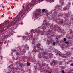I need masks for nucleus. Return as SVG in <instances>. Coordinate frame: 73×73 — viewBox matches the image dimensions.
Returning <instances> with one entry per match:
<instances>
[{
    "label": "nucleus",
    "mask_w": 73,
    "mask_h": 73,
    "mask_svg": "<svg viewBox=\"0 0 73 73\" xmlns=\"http://www.w3.org/2000/svg\"><path fill=\"white\" fill-rule=\"evenodd\" d=\"M70 5H71L70 2H68V5L65 7V9L64 10H67V9H69V7H70Z\"/></svg>",
    "instance_id": "nucleus-5"
},
{
    "label": "nucleus",
    "mask_w": 73,
    "mask_h": 73,
    "mask_svg": "<svg viewBox=\"0 0 73 73\" xmlns=\"http://www.w3.org/2000/svg\"><path fill=\"white\" fill-rule=\"evenodd\" d=\"M21 24H23V22L21 21Z\"/></svg>",
    "instance_id": "nucleus-27"
},
{
    "label": "nucleus",
    "mask_w": 73,
    "mask_h": 73,
    "mask_svg": "<svg viewBox=\"0 0 73 73\" xmlns=\"http://www.w3.org/2000/svg\"><path fill=\"white\" fill-rule=\"evenodd\" d=\"M41 44H38V45H37L38 48H40V47H41Z\"/></svg>",
    "instance_id": "nucleus-10"
},
{
    "label": "nucleus",
    "mask_w": 73,
    "mask_h": 73,
    "mask_svg": "<svg viewBox=\"0 0 73 73\" xmlns=\"http://www.w3.org/2000/svg\"><path fill=\"white\" fill-rule=\"evenodd\" d=\"M41 35H45V34L43 33V34H41Z\"/></svg>",
    "instance_id": "nucleus-29"
},
{
    "label": "nucleus",
    "mask_w": 73,
    "mask_h": 73,
    "mask_svg": "<svg viewBox=\"0 0 73 73\" xmlns=\"http://www.w3.org/2000/svg\"><path fill=\"white\" fill-rule=\"evenodd\" d=\"M49 73H51V72H49Z\"/></svg>",
    "instance_id": "nucleus-35"
},
{
    "label": "nucleus",
    "mask_w": 73,
    "mask_h": 73,
    "mask_svg": "<svg viewBox=\"0 0 73 73\" xmlns=\"http://www.w3.org/2000/svg\"><path fill=\"white\" fill-rule=\"evenodd\" d=\"M40 16H41L40 15Z\"/></svg>",
    "instance_id": "nucleus-37"
},
{
    "label": "nucleus",
    "mask_w": 73,
    "mask_h": 73,
    "mask_svg": "<svg viewBox=\"0 0 73 73\" xmlns=\"http://www.w3.org/2000/svg\"><path fill=\"white\" fill-rule=\"evenodd\" d=\"M62 73H65V71L64 70H62Z\"/></svg>",
    "instance_id": "nucleus-16"
},
{
    "label": "nucleus",
    "mask_w": 73,
    "mask_h": 73,
    "mask_svg": "<svg viewBox=\"0 0 73 73\" xmlns=\"http://www.w3.org/2000/svg\"><path fill=\"white\" fill-rule=\"evenodd\" d=\"M59 8H62V7H59Z\"/></svg>",
    "instance_id": "nucleus-30"
},
{
    "label": "nucleus",
    "mask_w": 73,
    "mask_h": 73,
    "mask_svg": "<svg viewBox=\"0 0 73 73\" xmlns=\"http://www.w3.org/2000/svg\"><path fill=\"white\" fill-rule=\"evenodd\" d=\"M26 40L27 41L28 40H27V39H26Z\"/></svg>",
    "instance_id": "nucleus-33"
},
{
    "label": "nucleus",
    "mask_w": 73,
    "mask_h": 73,
    "mask_svg": "<svg viewBox=\"0 0 73 73\" xmlns=\"http://www.w3.org/2000/svg\"><path fill=\"white\" fill-rule=\"evenodd\" d=\"M60 3L62 4V5H64V2H63V0H60Z\"/></svg>",
    "instance_id": "nucleus-9"
},
{
    "label": "nucleus",
    "mask_w": 73,
    "mask_h": 73,
    "mask_svg": "<svg viewBox=\"0 0 73 73\" xmlns=\"http://www.w3.org/2000/svg\"><path fill=\"white\" fill-rule=\"evenodd\" d=\"M65 43L66 44H68L69 43V42H68V41H66V42H65Z\"/></svg>",
    "instance_id": "nucleus-15"
},
{
    "label": "nucleus",
    "mask_w": 73,
    "mask_h": 73,
    "mask_svg": "<svg viewBox=\"0 0 73 73\" xmlns=\"http://www.w3.org/2000/svg\"><path fill=\"white\" fill-rule=\"evenodd\" d=\"M59 56H61L62 57H63V58H64V57H66L68 56V55L66 54L64 55V54H61V53H60V54H59Z\"/></svg>",
    "instance_id": "nucleus-7"
},
{
    "label": "nucleus",
    "mask_w": 73,
    "mask_h": 73,
    "mask_svg": "<svg viewBox=\"0 0 73 73\" xmlns=\"http://www.w3.org/2000/svg\"><path fill=\"white\" fill-rule=\"evenodd\" d=\"M9 67L10 68V66H9Z\"/></svg>",
    "instance_id": "nucleus-34"
},
{
    "label": "nucleus",
    "mask_w": 73,
    "mask_h": 73,
    "mask_svg": "<svg viewBox=\"0 0 73 73\" xmlns=\"http://www.w3.org/2000/svg\"><path fill=\"white\" fill-rule=\"evenodd\" d=\"M61 48H62V49H64V47H62Z\"/></svg>",
    "instance_id": "nucleus-24"
},
{
    "label": "nucleus",
    "mask_w": 73,
    "mask_h": 73,
    "mask_svg": "<svg viewBox=\"0 0 73 73\" xmlns=\"http://www.w3.org/2000/svg\"><path fill=\"white\" fill-rule=\"evenodd\" d=\"M25 50L24 49L22 48V49H21L20 50L19 53V52L17 53V54H23V53H25Z\"/></svg>",
    "instance_id": "nucleus-4"
},
{
    "label": "nucleus",
    "mask_w": 73,
    "mask_h": 73,
    "mask_svg": "<svg viewBox=\"0 0 73 73\" xmlns=\"http://www.w3.org/2000/svg\"><path fill=\"white\" fill-rule=\"evenodd\" d=\"M27 66H29L30 65V63H27Z\"/></svg>",
    "instance_id": "nucleus-13"
},
{
    "label": "nucleus",
    "mask_w": 73,
    "mask_h": 73,
    "mask_svg": "<svg viewBox=\"0 0 73 73\" xmlns=\"http://www.w3.org/2000/svg\"><path fill=\"white\" fill-rule=\"evenodd\" d=\"M15 51H16V50H13V52H15Z\"/></svg>",
    "instance_id": "nucleus-26"
},
{
    "label": "nucleus",
    "mask_w": 73,
    "mask_h": 73,
    "mask_svg": "<svg viewBox=\"0 0 73 73\" xmlns=\"http://www.w3.org/2000/svg\"><path fill=\"white\" fill-rule=\"evenodd\" d=\"M49 13H48L46 14V15L47 16H49Z\"/></svg>",
    "instance_id": "nucleus-20"
},
{
    "label": "nucleus",
    "mask_w": 73,
    "mask_h": 73,
    "mask_svg": "<svg viewBox=\"0 0 73 73\" xmlns=\"http://www.w3.org/2000/svg\"><path fill=\"white\" fill-rule=\"evenodd\" d=\"M46 28V27H43H43L42 28V29L43 30H44V29H45V28Z\"/></svg>",
    "instance_id": "nucleus-18"
},
{
    "label": "nucleus",
    "mask_w": 73,
    "mask_h": 73,
    "mask_svg": "<svg viewBox=\"0 0 73 73\" xmlns=\"http://www.w3.org/2000/svg\"><path fill=\"white\" fill-rule=\"evenodd\" d=\"M25 48L26 49H28L29 47H28V45H27V44H26L25 46Z\"/></svg>",
    "instance_id": "nucleus-11"
},
{
    "label": "nucleus",
    "mask_w": 73,
    "mask_h": 73,
    "mask_svg": "<svg viewBox=\"0 0 73 73\" xmlns=\"http://www.w3.org/2000/svg\"><path fill=\"white\" fill-rule=\"evenodd\" d=\"M36 30H30V32L31 33V34L29 35V37L30 38V37H31L33 36V35H33V34H35V33H40V31H36Z\"/></svg>",
    "instance_id": "nucleus-3"
},
{
    "label": "nucleus",
    "mask_w": 73,
    "mask_h": 73,
    "mask_svg": "<svg viewBox=\"0 0 73 73\" xmlns=\"http://www.w3.org/2000/svg\"><path fill=\"white\" fill-rule=\"evenodd\" d=\"M24 47V46H23Z\"/></svg>",
    "instance_id": "nucleus-38"
},
{
    "label": "nucleus",
    "mask_w": 73,
    "mask_h": 73,
    "mask_svg": "<svg viewBox=\"0 0 73 73\" xmlns=\"http://www.w3.org/2000/svg\"><path fill=\"white\" fill-rule=\"evenodd\" d=\"M38 38V36H35L32 42V44L33 45H35V41H36V40H37Z\"/></svg>",
    "instance_id": "nucleus-6"
},
{
    "label": "nucleus",
    "mask_w": 73,
    "mask_h": 73,
    "mask_svg": "<svg viewBox=\"0 0 73 73\" xmlns=\"http://www.w3.org/2000/svg\"><path fill=\"white\" fill-rule=\"evenodd\" d=\"M20 20H21V19Z\"/></svg>",
    "instance_id": "nucleus-36"
},
{
    "label": "nucleus",
    "mask_w": 73,
    "mask_h": 73,
    "mask_svg": "<svg viewBox=\"0 0 73 73\" xmlns=\"http://www.w3.org/2000/svg\"><path fill=\"white\" fill-rule=\"evenodd\" d=\"M72 60H71L70 61V62H72Z\"/></svg>",
    "instance_id": "nucleus-25"
},
{
    "label": "nucleus",
    "mask_w": 73,
    "mask_h": 73,
    "mask_svg": "<svg viewBox=\"0 0 73 73\" xmlns=\"http://www.w3.org/2000/svg\"><path fill=\"white\" fill-rule=\"evenodd\" d=\"M33 52H37V50H36L33 49Z\"/></svg>",
    "instance_id": "nucleus-12"
},
{
    "label": "nucleus",
    "mask_w": 73,
    "mask_h": 73,
    "mask_svg": "<svg viewBox=\"0 0 73 73\" xmlns=\"http://www.w3.org/2000/svg\"><path fill=\"white\" fill-rule=\"evenodd\" d=\"M23 38H26V36H23Z\"/></svg>",
    "instance_id": "nucleus-22"
},
{
    "label": "nucleus",
    "mask_w": 73,
    "mask_h": 73,
    "mask_svg": "<svg viewBox=\"0 0 73 73\" xmlns=\"http://www.w3.org/2000/svg\"><path fill=\"white\" fill-rule=\"evenodd\" d=\"M33 1H32L30 4H29L28 5L25 6L26 8L25 10H22L20 12V14H19L16 18L17 20V22L20 19H21L22 17H24L26 16L28 12L31 9V7L32 4H33V3H35V4H37L38 3L42 2L44 0H33Z\"/></svg>",
    "instance_id": "nucleus-1"
},
{
    "label": "nucleus",
    "mask_w": 73,
    "mask_h": 73,
    "mask_svg": "<svg viewBox=\"0 0 73 73\" xmlns=\"http://www.w3.org/2000/svg\"><path fill=\"white\" fill-rule=\"evenodd\" d=\"M17 37H20V36H18Z\"/></svg>",
    "instance_id": "nucleus-28"
},
{
    "label": "nucleus",
    "mask_w": 73,
    "mask_h": 73,
    "mask_svg": "<svg viewBox=\"0 0 73 73\" xmlns=\"http://www.w3.org/2000/svg\"><path fill=\"white\" fill-rule=\"evenodd\" d=\"M58 6L56 8V11H57L58 9Z\"/></svg>",
    "instance_id": "nucleus-14"
},
{
    "label": "nucleus",
    "mask_w": 73,
    "mask_h": 73,
    "mask_svg": "<svg viewBox=\"0 0 73 73\" xmlns=\"http://www.w3.org/2000/svg\"><path fill=\"white\" fill-rule=\"evenodd\" d=\"M46 1H48L49 3H52V2H54V0H46Z\"/></svg>",
    "instance_id": "nucleus-8"
},
{
    "label": "nucleus",
    "mask_w": 73,
    "mask_h": 73,
    "mask_svg": "<svg viewBox=\"0 0 73 73\" xmlns=\"http://www.w3.org/2000/svg\"><path fill=\"white\" fill-rule=\"evenodd\" d=\"M54 64H56V62H54Z\"/></svg>",
    "instance_id": "nucleus-32"
},
{
    "label": "nucleus",
    "mask_w": 73,
    "mask_h": 73,
    "mask_svg": "<svg viewBox=\"0 0 73 73\" xmlns=\"http://www.w3.org/2000/svg\"><path fill=\"white\" fill-rule=\"evenodd\" d=\"M12 53H12H12H11V55L12 56H13V55L12 54Z\"/></svg>",
    "instance_id": "nucleus-31"
},
{
    "label": "nucleus",
    "mask_w": 73,
    "mask_h": 73,
    "mask_svg": "<svg viewBox=\"0 0 73 73\" xmlns=\"http://www.w3.org/2000/svg\"><path fill=\"white\" fill-rule=\"evenodd\" d=\"M64 41H66V38L64 39Z\"/></svg>",
    "instance_id": "nucleus-19"
},
{
    "label": "nucleus",
    "mask_w": 73,
    "mask_h": 73,
    "mask_svg": "<svg viewBox=\"0 0 73 73\" xmlns=\"http://www.w3.org/2000/svg\"><path fill=\"white\" fill-rule=\"evenodd\" d=\"M42 11L43 12H44L45 11V9H43Z\"/></svg>",
    "instance_id": "nucleus-21"
},
{
    "label": "nucleus",
    "mask_w": 73,
    "mask_h": 73,
    "mask_svg": "<svg viewBox=\"0 0 73 73\" xmlns=\"http://www.w3.org/2000/svg\"><path fill=\"white\" fill-rule=\"evenodd\" d=\"M39 12H41L40 9H36V11H34L33 16L32 17V20H34L35 19H37V18L39 17L38 14H37Z\"/></svg>",
    "instance_id": "nucleus-2"
},
{
    "label": "nucleus",
    "mask_w": 73,
    "mask_h": 73,
    "mask_svg": "<svg viewBox=\"0 0 73 73\" xmlns=\"http://www.w3.org/2000/svg\"><path fill=\"white\" fill-rule=\"evenodd\" d=\"M71 66H73V63L71 64Z\"/></svg>",
    "instance_id": "nucleus-23"
},
{
    "label": "nucleus",
    "mask_w": 73,
    "mask_h": 73,
    "mask_svg": "<svg viewBox=\"0 0 73 73\" xmlns=\"http://www.w3.org/2000/svg\"><path fill=\"white\" fill-rule=\"evenodd\" d=\"M55 44H56V43H55V42H53V45H55Z\"/></svg>",
    "instance_id": "nucleus-17"
}]
</instances>
